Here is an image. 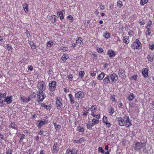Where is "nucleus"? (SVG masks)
Segmentation results:
<instances>
[{"instance_id": "1", "label": "nucleus", "mask_w": 154, "mask_h": 154, "mask_svg": "<svg viewBox=\"0 0 154 154\" xmlns=\"http://www.w3.org/2000/svg\"><path fill=\"white\" fill-rule=\"evenodd\" d=\"M97 110V107L96 105H94L92 106L90 108V110L91 112V115L95 117L97 119H99L100 118V114L96 115L95 112Z\"/></svg>"}, {"instance_id": "2", "label": "nucleus", "mask_w": 154, "mask_h": 154, "mask_svg": "<svg viewBox=\"0 0 154 154\" xmlns=\"http://www.w3.org/2000/svg\"><path fill=\"white\" fill-rule=\"evenodd\" d=\"M12 101V96H10L5 97L3 100L1 101L0 103V106L1 107L3 106L4 105V102H6L7 104L11 103Z\"/></svg>"}, {"instance_id": "3", "label": "nucleus", "mask_w": 154, "mask_h": 154, "mask_svg": "<svg viewBox=\"0 0 154 154\" xmlns=\"http://www.w3.org/2000/svg\"><path fill=\"white\" fill-rule=\"evenodd\" d=\"M125 119L124 126L127 128H129L132 125L131 121L128 116H125L124 117Z\"/></svg>"}, {"instance_id": "4", "label": "nucleus", "mask_w": 154, "mask_h": 154, "mask_svg": "<svg viewBox=\"0 0 154 154\" xmlns=\"http://www.w3.org/2000/svg\"><path fill=\"white\" fill-rule=\"evenodd\" d=\"M57 87V82L55 81H52L48 84V89L51 91H54Z\"/></svg>"}, {"instance_id": "5", "label": "nucleus", "mask_w": 154, "mask_h": 154, "mask_svg": "<svg viewBox=\"0 0 154 154\" xmlns=\"http://www.w3.org/2000/svg\"><path fill=\"white\" fill-rule=\"evenodd\" d=\"M45 97V94L42 91H38L37 99L38 102L42 101Z\"/></svg>"}, {"instance_id": "6", "label": "nucleus", "mask_w": 154, "mask_h": 154, "mask_svg": "<svg viewBox=\"0 0 154 154\" xmlns=\"http://www.w3.org/2000/svg\"><path fill=\"white\" fill-rule=\"evenodd\" d=\"M48 122V120L46 119L40 120L37 121L36 125L38 128L40 129L44 125L47 124Z\"/></svg>"}, {"instance_id": "7", "label": "nucleus", "mask_w": 154, "mask_h": 154, "mask_svg": "<svg viewBox=\"0 0 154 154\" xmlns=\"http://www.w3.org/2000/svg\"><path fill=\"white\" fill-rule=\"evenodd\" d=\"M145 146V144L144 143L137 142L134 146V149L136 151L140 150Z\"/></svg>"}, {"instance_id": "8", "label": "nucleus", "mask_w": 154, "mask_h": 154, "mask_svg": "<svg viewBox=\"0 0 154 154\" xmlns=\"http://www.w3.org/2000/svg\"><path fill=\"white\" fill-rule=\"evenodd\" d=\"M140 42L138 39H136L133 43L131 45V46L134 49H140L141 48Z\"/></svg>"}, {"instance_id": "9", "label": "nucleus", "mask_w": 154, "mask_h": 154, "mask_svg": "<svg viewBox=\"0 0 154 154\" xmlns=\"http://www.w3.org/2000/svg\"><path fill=\"white\" fill-rule=\"evenodd\" d=\"M37 87L38 89L42 91H44L46 88L45 82L42 81L38 82V84Z\"/></svg>"}, {"instance_id": "10", "label": "nucleus", "mask_w": 154, "mask_h": 154, "mask_svg": "<svg viewBox=\"0 0 154 154\" xmlns=\"http://www.w3.org/2000/svg\"><path fill=\"white\" fill-rule=\"evenodd\" d=\"M62 100L60 97H57L56 99V104L57 109H60L63 106Z\"/></svg>"}, {"instance_id": "11", "label": "nucleus", "mask_w": 154, "mask_h": 154, "mask_svg": "<svg viewBox=\"0 0 154 154\" xmlns=\"http://www.w3.org/2000/svg\"><path fill=\"white\" fill-rule=\"evenodd\" d=\"M85 96L84 93L82 91H79L75 94V97L77 99H82Z\"/></svg>"}, {"instance_id": "12", "label": "nucleus", "mask_w": 154, "mask_h": 154, "mask_svg": "<svg viewBox=\"0 0 154 154\" xmlns=\"http://www.w3.org/2000/svg\"><path fill=\"white\" fill-rule=\"evenodd\" d=\"M78 151L75 148L72 149H68L66 153V154H77Z\"/></svg>"}, {"instance_id": "13", "label": "nucleus", "mask_w": 154, "mask_h": 154, "mask_svg": "<svg viewBox=\"0 0 154 154\" xmlns=\"http://www.w3.org/2000/svg\"><path fill=\"white\" fill-rule=\"evenodd\" d=\"M117 121L119 125L121 126H124L125 125V119L124 118H122L121 117L118 118L117 119Z\"/></svg>"}, {"instance_id": "14", "label": "nucleus", "mask_w": 154, "mask_h": 154, "mask_svg": "<svg viewBox=\"0 0 154 154\" xmlns=\"http://www.w3.org/2000/svg\"><path fill=\"white\" fill-rule=\"evenodd\" d=\"M109 77H110L112 82H115L118 79L117 76L115 73L110 74Z\"/></svg>"}, {"instance_id": "15", "label": "nucleus", "mask_w": 154, "mask_h": 154, "mask_svg": "<svg viewBox=\"0 0 154 154\" xmlns=\"http://www.w3.org/2000/svg\"><path fill=\"white\" fill-rule=\"evenodd\" d=\"M20 98L21 100V101L23 102H28L30 101V97H29L28 98H27L23 96H21Z\"/></svg>"}, {"instance_id": "16", "label": "nucleus", "mask_w": 154, "mask_h": 154, "mask_svg": "<svg viewBox=\"0 0 154 154\" xmlns=\"http://www.w3.org/2000/svg\"><path fill=\"white\" fill-rule=\"evenodd\" d=\"M107 54L110 58L114 57L116 55L115 52L111 50H109L108 51Z\"/></svg>"}, {"instance_id": "17", "label": "nucleus", "mask_w": 154, "mask_h": 154, "mask_svg": "<svg viewBox=\"0 0 154 154\" xmlns=\"http://www.w3.org/2000/svg\"><path fill=\"white\" fill-rule=\"evenodd\" d=\"M118 74L119 76L122 78H124L125 77V72L123 69H119Z\"/></svg>"}, {"instance_id": "18", "label": "nucleus", "mask_w": 154, "mask_h": 154, "mask_svg": "<svg viewBox=\"0 0 154 154\" xmlns=\"http://www.w3.org/2000/svg\"><path fill=\"white\" fill-rule=\"evenodd\" d=\"M109 76L107 75L103 79V82L104 85H106L107 84L109 83L110 82L109 80Z\"/></svg>"}, {"instance_id": "19", "label": "nucleus", "mask_w": 154, "mask_h": 154, "mask_svg": "<svg viewBox=\"0 0 154 154\" xmlns=\"http://www.w3.org/2000/svg\"><path fill=\"white\" fill-rule=\"evenodd\" d=\"M142 74L144 77L146 78L148 77V70L147 68L143 69H142Z\"/></svg>"}, {"instance_id": "20", "label": "nucleus", "mask_w": 154, "mask_h": 154, "mask_svg": "<svg viewBox=\"0 0 154 154\" xmlns=\"http://www.w3.org/2000/svg\"><path fill=\"white\" fill-rule=\"evenodd\" d=\"M64 10L59 11L57 12V15L59 16L60 19L61 20L64 18V17L63 16V13Z\"/></svg>"}, {"instance_id": "21", "label": "nucleus", "mask_w": 154, "mask_h": 154, "mask_svg": "<svg viewBox=\"0 0 154 154\" xmlns=\"http://www.w3.org/2000/svg\"><path fill=\"white\" fill-rule=\"evenodd\" d=\"M122 40L123 42L126 44H128L130 42L129 37L127 36L123 37Z\"/></svg>"}, {"instance_id": "22", "label": "nucleus", "mask_w": 154, "mask_h": 154, "mask_svg": "<svg viewBox=\"0 0 154 154\" xmlns=\"http://www.w3.org/2000/svg\"><path fill=\"white\" fill-rule=\"evenodd\" d=\"M136 97L133 93H131L128 96L127 99L129 101L132 100Z\"/></svg>"}, {"instance_id": "23", "label": "nucleus", "mask_w": 154, "mask_h": 154, "mask_svg": "<svg viewBox=\"0 0 154 154\" xmlns=\"http://www.w3.org/2000/svg\"><path fill=\"white\" fill-rule=\"evenodd\" d=\"M57 143H55L53 146V152H57L59 150L58 147L57 146Z\"/></svg>"}, {"instance_id": "24", "label": "nucleus", "mask_w": 154, "mask_h": 154, "mask_svg": "<svg viewBox=\"0 0 154 154\" xmlns=\"http://www.w3.org/2000/svg\"><path fill=\"white\" fill-rule=\"evenodd\" d=\"M69 98L70 101V103L71 104H73L75 103V101L73 100V97L72 95L70 94H68Z\"/></svg>"}, {"instance_id": "25", "label": "nucleus", "mask_w": 154, "mask_h": 154, "mask_svg": "<svg viewBox=\"0 0 154 154\" xmlns=\"http://www.w3.org/2000/svg\"><path fill=\"white\" fill-rule=\"evenodd\" d=\"M22 6L25 12L26 13H27L29 11L28 10V4L26 3H25Z\"/></svg>"}, {"instance_id": "26", "label": "nucleus", "mask_w": 154, "mask_h": 154, "mask_svg": "<svg viewBox=\"0 0 154 154\" xmlns=\"http://www.w3.org/2000/svg\"><path fill=\"white\" fill-rule=\"evenodd\" d=\"M105 75V74L103 72H101L100 74L97 77V79L99 80H102L104 77Z\"/></svg>"}, {"instance_id": "27", "label": "nucleus", "mask_w": 154, "mask_h": 154, "mask_svg": "<svg viewBox=\"0 0 154 154\" xmlns=\"http://www.w3.org/2000/svg\"><path fill=\"white\" fill-rule=\"evenodd\" d=\"M98 119H92L91 121V122L92 123V124L94 126L95 125L98 124L99 123V121Z\"/></svg>"}, {"instance_id": "28", "label": "nucleus", "mask_w": 154, "mask_h": 154, "mask_svg": "<svg viewBox=\"0 0 154 154\" xmlns=\"http://www.w3.org/2000/svg\"><path fill=\"white\" fill-rule=\"evenodd\" d=\"M9 127L15 129L17 130L18 129V128L17 127V125L13 122H11V123L9 125Z\"/></svg>"}, {"instance_id": "29", "label": "nucleus", "mask_w": 154, "mask_h": 154, "mask_svg": "<svg viewBox=\"0 0 154 154\" xmlns=\"http://www.w3.org/2000/svg\"><path fill=\"white\" fill-rule=\"evenodd\" d=\"M146 28L147 29L145 32L146 35H150L151 32V29H149L147 27H146Z\"/></svg>"}, {"instance_id": "30", "label": "nucleus", "mask_w": 154, "mask_h": 154, "mask_svg": "<svg viewBox=\"0 0 154 154\" xmlns=\"http://www.w3.org/2000/svg\"><path fill=\"white\" fill-rule=\"evenodd\" d=\"M50 20L53 23H55L56 20V16L54 15H53L52 16H51L50 18Z\"/></svg>"}, {"instance_id": "31", "label": "nucleus", "mask_w": 154, "mask_h": 154, "mask_svg": "<svg viewBox=\"0 0 154 154\" xmlns=\"http://www.w3.org/2000/svg\"><path fill=\"white\" fill-rule=\"evenodd\" d=\"M103 36L106 39H108L110 37V35L109 32H106L103 34Z\"/></svg>"}, {"instance_id": "32", "label": "nucleus", "mask_w": 154, "mask_h": 154, "mask_svg": "<svg viewBox=\"0 0 154 154\" xmlns=\"http://www.w3.org/2000/svg\"><path fill=\"white\" fill-rule=\"evenodd\" d=\"M69 58V56L67 55L63 54L61 57V60L64 62H65L66 60Z\"/></svg>"}, {"instance_id": "33", "label": "nucleus", "mask_w": 154, "mask_h": 154, "mask_svg": "<svg viewBox=\"0 0 154 154\" xmlns=\"http://www.w3.org/2000/svg\"><path fill=\"white\" fill-rule=\"evenodd\" d=\"M53 124L54 126V128L57 130H59L61 128V126L60 125H57L55 122H53Z\"/></svg>"}, {"instance_id": "34", "label": "nucleus", "mask_w": 154, "mask_h": 154, "mask_svg": "<svg viewBox=\"0 0 154 154\" xmlns=\"http://www.w3.org/2000/svg\"><path fill=\"white\" fill-rule=\"evenodd\" d=\"M53 44L54 43L52 41H49L47 43V47H50L53 45Z\"/></svg>"}, {"instance_id": "35", "label": "nucleus", "mask_w": 154, "mask_h": 154, "mask_svg": "<svg viewBox=\"0 0 154 154\" xmlns=\"http://www.w3.org/2000/svg\"><path fill=\"white\" fill-rule=\"evenodd\" d=\"M108 112L110 115H112L115 112V110L113 108H111L108 109Z\"/></svg>"}, {"instance_id": "36", "label": "nucleus", "mask_w": 154, "mask_h": 154, "mask_svg": "<svg viewBox=\"0 0 154 154\" xmlns=\"http://www.w3.org/2000/svg\"><path fill=\"white\" fill-rule=\"evenodd\" d=\"M87 128L88 129H91L94 126V125L92 124V123H91L90 122H88L87 124Z\"/></svg>"}, {"instance_id": "37", "label": "nucleus", "mask_w": 154, "mask_h": 154, "mask_svg": "<svg viewBox=\"0 0 154 154\" xmlns=\"http://www.w3.org/2000/svg\"><path fill=\"white\" fill-rule=\"evenodd\" d=\"M148 61L151 62L153 61V56L152 55H148L147 57Z\"/></svg>"}, {"instance_id": "38", "label": "nucleus", "mask_w": 154, "mask_h": 154, "mask_svg": "<svg viewBox=\"0 0 154 154\" xmlns=\"http://www.w3.org/2000/svg\"><path fill=\"white\" fill-rule=\"evenodd\" d=\"M96 74V72L91 71L90 73V75L91 77L93 78V79L94 78Z\"/></svg>"}, {"instance_id": "39", "label": "nucleus", "mask_w": 154, "mask_h": 154, "mask_svg": "<svg viewBox=\"0 0 154 154\" xmlns=\"http://www.w3.org/2000/svg\"><path fill=\"white\" fill-rule=\"evenodd\" d=\"M123 5L121 1H119L117 2V6L119 8H121Z\"/></svg>"}, {"instance_id": "40", "label": "nucleus", "mask_w": 154, "mask_h": 154, "mask_svg": "<svg viewBox=\"0 0 154 154\" xmlns=\"http://www.w3.org/2000/svg\"><path fill=\"white\" fill-rule=\"evenodd\" d=\"M148 0H141L140 2V5H143L146 4L148 2Z\"/></svg>"}, {"instance_id": "41", "label": "nucleus", "mask_w": 154, "mask_h": 154, "mask_svg": "<svg viewBox=\"0 0 154 154\" xmlns=\"http://www.w3.org/2000/svg\"><path fill=\"white\" fill-rule=\"evenodd\" d=\"M41 106L42 107H43L44 108H45L47 109L48 110L50 109L49 106L47 105L44 104L42 103L41 104Z\"/></svg>"}, {"instance_id": "42", "label": "nucleus", "mask_w": 154, "mask_h": 154, "mask_svg": "<svg viewBox=\"0 0 154 154\" xmlns=\"http://www.w3.org/2000/svg\"><path fill=\"white\" fill-rule=\"evenodd\" d=\"M77 130L79 132H82V133L84 132V129L83 128L81 127H79L77 128Z\"/></svg>"}, {"instance_id": "43", "label": "nucleus", "mask_w": 154, "mask_h": 154, "mask_svg": "<svg viewBox=\"0 0 154 154\" xmlns=\"http://www.w3.org/2000/svg\"><path fill=\"white\" fill-rule=\"evenodd\" d=\"M96 51L100 53H101L103 52V50L102 48H100L98 47L96 48Z\"/></svg>"}, {"instance_id": "44", "label": "nucleus", "mask_w": 154, "mask_h": 154, "mask_svg": "<svg viewBox=\"0 0 154 154\" xmlns=\"http://www.w3.org/2000/svg\"><path fill=\"white\" fill-rule=\"evenodd\" d=\"M85 74V72L83 71H80L79 72V76L81 78H83Z\"/></svg>"}, {"instance_id": "45", "label": "nucleus", "mask_w": 154, "mask_h": 154, "mask_svg": "<svg viewBox=\"0 0 154 154\" xmlns=\"http://www.w3.org/2000/svg\"><path fill=\"white\" fill-rule=\"evenodd\" d=\"M60 49L62 50L64 52H66L68 51V49L67 47H61Z\"/></svg>"}, {"instance_id": "46", "label": "nucleus", "mask_w": 154, "mask_h": 154, "mask_svg": "<svg viewBox=\"0 0 154 154\" xmlns=\"http://www.w3.org/2000/svg\"><path fill=\"white\" fill-rule=\"evenodd\" d=\"M98 151L101 153H103L104 152V150L103 149L102 147H99L98 148Z\"/></svg>"}, {"instance_id": "47", "label": "nucleus", "mask_w": 154, "mask_h": 154, "mask_svg": "<svg viewBox=\"0 0 154 154\" xmlns=\"http://www.w3.org/2000/svg\"><path fill=\"white\" fill-rule=\"evenodd\" d=\"M36 96V94L35 93L33 92H32L31 93V94L29 97H30V99L31 98L34 97Z\"/></svg>"}, {"instance_id": "48", "label": "nucleus", "mask_w": 154, "mask_h": 154, "mask_svg": "<svg viewBox=\"0 0 154 154\" xmlns=\"http://www.w3.org/2000/svg\"><path fill=\"white\" fill-rule=\"evenodd\" d=\"M81 39L82 38L81 37L78 38V39L76 40V43L81 44V43L82 42Z\"/></svg>"}, {"instance_id": "49", "label": "nucleus", "mask_w": 154, "mask_h": 154, "mask_svg": "<svg viewBox=\"0 0 154 154\" xmlns=\"http://www.w3.org/2000/svg\"><path fill=\"white\" fill-rule=\"evenodd\" d=\"M67 77L69 81H72V78H73V76L71 74V75H68L67 76Z\"/></svg>"}, {"instance_id": "50", "label": "nucleus", "mask_w": 154, "mask_h": 154, "mask_svg": "<svg viewBox=\"0 0 154 154\" xmlns=\"http://www.w3.org/2000/svg\"><path fill=\"white\" fill-rule=\"evenodd\" d=\"M102 121L104 123L105 122L108 121L107 120V117L106 116H103V118Z\"/></svg>"}, {"instance_id": "51", "label": "nucleus", "mask_w": 154, "mask_h": 154, "mask_svg": "<svg viewBox=\"0 0 154 154\" xmlns=\"http://www.w3.org/2000/svg\"><path fill=\"white\" fill-rule=\"evenodd\" d=\"M137 75H134L131 77L130 79L131 80H136L137 79Z\"/></svg>"}, {"instance_id": "52", "label": "nucleus", "mask_w": 154, "mask_h": 154, "mask_svg": "<svg viewBox=\"0 0 154 154\" xmlns=\"http://www.w3.org/2000/svg\"><path fill=\"white\" fill-rule=\"evenodd\" d=\"M91 54L94 56L95 57H97V54L94 51H91Z\"/></svg>"}, {"instance_id": "53", "label": "nucleus", "mask_w": 154, "mask_h": 154, "mask_svg": "<svg viewBox=\"0 0 154 154\" xmlns=\"http://www.w3.org/2000/svg\"><path fill=\"white\" fill-rule=\"evenodd\" d=\"M27 61V60L26 59L24 58L21 60L20 61V63H21L24 64Z\"/></svg>"}, {"instance_id": "54", "label": "nucleus", "mask_w": 154, "mask_h": 154, "mask_svg": "<svg viewBox=\"0 0 154 154\" xmlns=\"http://www.w3.org/2000/svg\"><path fill=\"white\" fill-rule=\"evenodd\" d=\"M6 46L7 47L9 51H11L12 50V48L9 45H7Z\"/></svg>"}, {"instance_id": "55", "label": "nucleus", "mask_w": 154, "mask_h": 154, "mask_svg": "<svg viewBox=\"0 0 154 154\" xmlns=\"http://www.w3.org/2000/svg\"><path fill=\"white\" fill-rule=\"evenodd\" d=\"M104 123L106 125V126L109 128L111 126V124L109 122H108V121L105 122Z\"/></svg>"}, {"instance_id": "56", "label": "nucleus", "mask_w": 154, "mask_h": 154, "mask_svg": "<svg viewBox=\"0 0 154 154\" xmlns=\"http://www.w3.org/2000/svg\"><path fill=\"white\" fill-rule=\"evenodd\" d=\"M3 38L1 36H0V45H2L3 43Z\"/></svg>"}, {"instance_id": "57", "label": "nucleus", "mask_w": 154, "mask_h": 154, "mask_svg": "<svg viewBox=\"0 0 154 154\" xmlns=\"http://www.w3.org/2000/svg\"><path fill=\"white\" fill-rule=\"evenodd\" d=\"M70 20L71 22H72L73 20V18L72 16L71 15H69L67 17Z\"/></svg>"}, {"instance_id": "58", "label": "nucleus", "mask_w": 154, "mask_h": 154, "mask_svg": "<svg viewBox=\"0 0 154 154\" xmlns=\"http://www.w3.org/2000/svg\"><path fill=\"white\" fill-rule=\"evenodd\" d=\"M152 24V21L151 20H149L147 24V26L146 27H149Z\"/></svg>"}, {"instance_id": "59", "label": "nucleus", "mask_w": 154, "mask_h": 154, "mask_svg": "<svg viewBox=\"0 0 154 154\" xmlns=\"http://www.w3.org/2000/svg\"><path fill=\"white\" fill-rule=\"evenodd\" d=\"M12 150L11 149H9L6 152V154H12Z\"/></svg>"}, {"instance_id": "60", "label": "nucleus", "mask_w": 154, "mask_h": 154, "mask_svg": "<svg viewBox=\"0 0 154 154\" xmlns=\"http://www.w3.org/2000/svg\"><path fill=\"white\" fill-rule=\"evenodd\" d=\"M110 100L113 102L115 101V97L114 95H113L111 96Z\"/></svg>"}, {"instance_id": "61", "label": "nucleus", "mask_w": 154, "mask_h": 154, "mask_svg": "<svg viewBox=\"0 0 154 154\" xmlns=\"http://www.w3.org/2000/svg\"><path fill=\"white\" fill-rule=\"evenodd\" d=\"M149 49L153 50L154 48V45L152 44L151 45H149Z\"/></svg>"}, {"instance_id": "62", "label": "nucleus", "mask_w": 154, "mask_h": 154, "mask_svg": "<svg viewBox=\"0 0 154 154\" xmlns=\"http://www.w3.org/2000/svg\"><path fill=\"white\" fill-rule=\"evenodd\" d=\"M44 132V131L42 130L41 129L38 132V134L39 135H42Z\"/></svg>"}, {"instance_id": "63", "label": "nucleus", "mask_w": 154, "mask_h": 154, "mask_svg": "<svg viewBox=\"0 0 154 154\" xmlns=\"http://www.w3.org/2000/svg\"><path fill=\"white\" fill-rule=\"evenodd\" d=\"M79 143H81L84 141V140L83 138H82L80 139L79 140Z\"/></svg>"}, {"instance_id": "64", "label": "nucleus", "mask_w": 154, "mask_h": 154, "mask_svg": "<svg viewBox=\"0 0 154 154\" xmlns=\"http://www.w3.org/2000/svg\"><path fill=\"white\" fill-rule=\"evenodd\" d=\"M139 23L141 25H144L145 24V22L144 21H139Z\"/></svg>"}]
</instances>
